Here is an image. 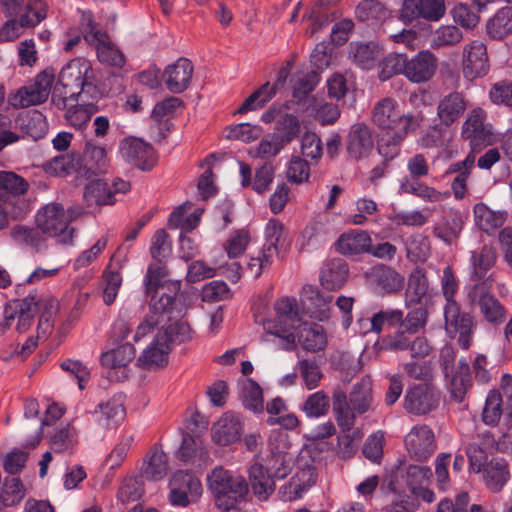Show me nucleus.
I'll return each instance as SVG.
<instances>
[{"mask_svg": "<svg viewBox=\"0 0 512 512\" xmlns=\"http://www.w3.org/2000/svg\"><path fill=\"white\" fill-rule=\"evenodd\" d=\"M370 277L386 293L397 292L404 285V278L394 269L385 265H378L372 268Z\"/></svg>", "mask_w": 512, "mask_h": 512, "instance_id": "ea45409f", "label": "nucleus"}, {"mask_svg": "<svg viewBox=\"0 0 512 512\" xmlns=\"http://www.w3.org/2000/svg\"><path fill=\"white\" fill-rule=\"evenodd\" d=\"M444 14V0H404L401 8V16L407 21L420 17L438 21Z\"/></svg>", "mask_w": 512, "mask_h": 512, "instance_id": "a878e982", "label": "nucleus"}, {"mask_svg": "<svg viewBox=\"0 0 512 512\" xmlns=\"http://www.w3.org/2000/svg\"><path fill=\"white\" fill-rule=\"evenodd\" d=\"M8 102L14 108H27L42 104L45 101L30 84L19 88L15 93H10Z\"/></svg>", "mask_w": 512, "mask_h": 512, "instance_id": "bf43d9fd", "label": "nucleus"}, {"mask_svg": "<svg viewBox=\"0 0 512 512\" xmlns=\"http://www.w3.org/2000/svg\"><path fill=\"white\" fill-rule=\"evenodd\" d=\"M83 21L87 26L84 38L87 42L96 44L99 61L110 66L122 67L125 63L123 53L109 41L106 32L93 22L91 13H84Z\"/></svg>", "mask_w": 512, "mask_h": 512, "instance_id": "ddd939ff", "label": "nucleus"}, {"mask_svg": "<svg viewBox=\"0 0 512 512\" xmlns=\"http://www.w3.org/2000/svg\"><path fill=\"white\" fill-rule=\"evenodd\" d=\"M473 212L476 225L485 232L500 227L504 222L502 214L490 210L483 203H477Z\"/></svg>", "mask_w": 512, "mask_h": 512, "instance_id": "8fccbe9b", "label": "nucleus"}, {"mask_svg": "<svg viewBox=\"0 0 512 512\" xmlns=\"http://www.w3.org/2000/svg\"><path fill=\"white\" fill-rule=\"evenodd\" d=\"M80 165L77 154H65L56 156L45 163V170L56 175H67L74 171L78 173Z\"/></svg>", "mask_w": 512, "mask_h": 512, "instance_id": "4d7b16f0", "label": "nucleus"}, {"mask_svg": "<svg viewBox=\"0 0 512 512\" xmlns=\"http://www.w3.org/2000/svg\"><path fill=\"white\" fill-rule=\"evenodd\" d=\"M81 212L73 209L66 211L60 203L52 202L42 207L36 214V225L48 237H57L63 244H71L74 229L69 222Z\"/></svg>", "mask_w": 512, "mask_h": 512, "instance_id": "0eeeda50", "label": "nucleus"}, {"mask_svg": "<svg viewBox=\"0 0 512 512\" xmlns=\"http://www.w3.org/2000/svg\"><path fill=\"white\" fill-rule=\"evenodd\" d=\"M277 317L274 320L263 321L266 334L276 336L285 341L284 348L291 350L295 347L293 330L301 326V316L295 298L283 297L275 304Z\"/></svg>", "mask_w": 512, "mask_h": 512, "instance_id": "6e6552de", "label": "nucleus"}, {"mask_svg": "<svg viewBox=\"0 0 512 512\" xmlns=\"http://www.w3.org/2000/svg\"><path fill=\"white\" fill-rule=\"evenodd\" d=\"M404 441L410 457L416 461H426L436 450L435 435L428 425L414 426Z\"/></svg>", "mask_w": 512, "mask_h": 512, "instance_id": "6ab92c4d", "label": "nucleus"}, {"mask_svg": "<svg viewBox=\"0 0 512 512\" xmlns=\"http://www.w3.org/2000/svg\"><path fill=\"white\" fill-rule=\"evenodd\" d=\"M467 104L468 101L464 94L458 91L442 96L436 108V114L441 125L448 128L458 122L467 110Z\"/></svg>", "mask_w": 512, "mask_h": 512, "instance_id": "5701e85b", "label": "nucleus"}, {"mask_svg": "<svg viewBox=\"0 0 512 512\" xmlns=\"http://www.w3.org/2000/svg\"><path fill=\"white\" fill-rule=\"evenodd\" d=\"M487 34L501 40L512 33V6L499 9L486 23Z\"/></svg>", "mask_w": 512, "mask_h": 512, "instance_id": "79ce46f5", "label": "nucleus"}, {"mask_svg": "<svg viewBox=\"0 0 512 512\" xmlns=\"http://www.w3.org/2000/svg\"><path fill=\"white\" fill-rule=\"evenodd\" d=\"M42 232L38 227L31 228L17 225L10 231L11 237L19 244L37 247L43 240Z\"/></svg>", "mask_w": 512, "mask_h": 512, "instance_id": "338daca9", "label": "nucleus"}, {"mask_svg": "<svg viewBox=\"0 0 512 512\" xmlns=\"http://www.w3.org/2000/svg\"><path fill=\"white\" fill-rule=\"evenodd\" d=\"M94 421L101 429H110L119 425L125 417L123 397L114 396L104 403H100L92 412Z\"/></svg>", "mask_w": 512, "mask_h": 512, "instance_id": "7c9ffc66", "label": "nucleus"}, {"mask_svg": "<svg viewBox=\"0 0 512 512\" xmlns=\"http://www.w3.org/2000/svg\"><path fill=\"white\" fill-rule=\"evenodd\" d=\"M441 399L439 390L429 382L410 386L404 396V409L413 415L422 416L437 409Z\"/></svg>", "mask_w": 512, "mask_h": 512, "instance_id": "4468645a", "label": "nucleus"}, {"mask_svg": "<svg viewBox=\"0 0 512 512\" xmlns=\"http://www.w3.org/2000/svg\"><path fill=\"white\" fill-rule=\"evenodd\" d=\"M243 433L240 416L234 412L224 413L212 427V438L218 445L226 446L237 441Z\"/></svg>", "mask_w": 512, "mask_h": 512, "instance_id": "c85d7f7f", "label": "nucleus"}, {"mask_svg": "<svg viewBox=\"0 0 512 512\" xmlns=\"http://www.w3.org/2000/svg\"><path fill=\"white\" fill-rule=\"evenodd\" d=\"M472 460L474 462L469 464L470 469L481 475L486 488L493 493L502 491L511 477L508 461L499 456L482 460L480 455H474Z\"/></svg>", "mask_w": 512, "mask_h": 512, "instance_id": "f8f14e48", "label": "nucleus"}, {"mask_svg": "<svg viewBox=\"0 0 512 512\" xmlns=\"http://www.w3.org/2000/svg\"><path fill=\"white\" fill-rule=\"evenodd\" d=\"M498 442L490 432H483L478 435L477 441L470 443L466 447V455L469 464L473 463L472 457L480 455L482 460L488 459L489 454L498 450Z\"/></svg>", "mask_w": 512, "mask_h": 512, "instance_id": "a18cd8bd", "label": "nucleus"}, {"mask_svg": "<svg viewBox=\"0 0 512 512\" xmlns=\"http://www.w3.org/2000/svg\"><path fill=\"white\" fill-rule=\"evenodd\" d=\"M136 350L130 343H125L107 351L101 356L102 365L109 369L107 378L111 381H123L128 378L127 366L135 358Z\"/></svg>", "mask_w": 512, "mask_h": 512, "instance_id": "412c9836", "label": "nucleus"}, {"mask_svg": "<svg viewBox=\"0 0 512 512\" xmlns=\"http://www.w3.org/2000/svg\"><path fill=\"white\" fill-rule=\"evenodd\" d=\"M109 159L106 150L101 146L87 143L83 158L78 167V175L86 179L106 174L109 171Z\"/></svg>", "mask_w": 512, "mask_h": 512, "instance_id": "393cba45", "label": "nucleus"}, {"mask_svg": "<svg viewBox=\"0 0 512 512\" xmlns=\"http://www.w3.org/2000/svg\"><path fill=\"white\" fill-rule=\"evenodd\" d=\"M295 466L294 476L279 490L283 501L291 502L301 499L304 493L316 483L317 473L314 459H312L308 450L298 453Z\"/></svg>", "mask_w": 512, "mask_h": 512, "instance_id": "9d476101", "label": "nucleus"}, {"mask_svg": "<svg viewBox=\"0 0 512 512\" xmlns=\"http://www.w3.org/2000/svg\"><path fill=\"white\" fill-rule=\"evenodd\" d=\"M373 402L372 383L369 378H362L357 382L349 398L342 389H335L332 393V406L338 426L344 431L352 429L356 416L368 412Z\"/></svg>", "mask_w": 512, "mask_h": 512, "instance_id": "20e7f679", "label": "nucleus"}, {"mask_svg": "<svg viewBox=\"0 0 512 512\" xmlns=\"http://www.w3.org/2000/svg\"><path fill=\"white\" fill-rule=\"evenodd\" d=\"M370 245V235L362 230H351L343 233L335 243L336 250L345 256L359 255L367 252Z\"/></svg>", "mask_w": 512, "mask_h": 512, "instance_id": "473e14b6", "label": "nucleus"}, {"mask_svg": "<svg viewBox=\"0 0 512 512\" xmlns=\"http://www.w3.org/2000/svg\"><path fill=\"white\" fill-rule=\"evenodd\" d=\"M497 255L492 246L483 245L471 252L470 257V283L482 284L491 280V283H497V276L494 272H489L496 263Z\"/></svg>", "mask_w": 512, "mask_h": 512, "instance_id": "aec40b11", "label": "nucleus"}, {"mask_svg": "<svg viewBox=\"0 0 512 512\" xmlns=\"http://www.w3.org/2000/svg\"><path fill=\"white\" fill-rule=\"evenodd\" d=\"M254 366L250 361L241 363L242 377L238 379V394L243 406L256 412V382L248 375L252 374Z\"/></svg>", "mask_w": 512, "mask_h": 512, "instance_id": "58836bf2", "label": "nucleus"}, {"mask_svg": "<svg viewBox=\"0 0 512 512\" xmlns=\"http://www.w3.org/2000/svg\"><path fill=\"white\" fill-rule=\"evenodd\" d=\"M167 471V455L157 447H154L144 461L143 476L149 480H160L166 476Z\"/></svg>", "mask_w": 512, "mask_h": 512, "instance_id": "37998d69", "label": "nucleus"}, {"mask_svg": "<svg viewBox=\"0 0 512 512\" xmlns=\"http://www.w3.org/2000/svg\"><path fill=\"white\" fill-rule=\"evenodd\" d=\"M163 338H165V335H155L153 341L137 359V362L141 367L152 369L167 364L168 355L172 348L167 344V342L162 340Z\"/></svg>", "mask_w": 512, "mask_h": 512, "instance_id": "f704fd0d", "label": "nucleus"}, {"mask_svg": "<svg viewBox=\"0 0 512 512\" xmlns=\"http://www.w3.org/2000/svg\"><path fill=\"white\" fill-rule=\"evenodd\" d=\"M95 88V76L90 62L76 58L66 64L59 73L52 91V103L58 109L74 107L78 97Z\"/></svg>", "mask_w": 512, "mask_h": 512, "instance_id": "7ed1b4c3", "label": "nucleus"}, {"mask_svg": "<svg viewBox=\"0 0 512 512\" xmlns=\"http://www.w3.org/2000/svg\"><path fill=\"white\" fill-rule=\"evenodd\" d=\"M169 499L172 505L187 506L202 494V485L197 477L187 471L175 472L169 482Z\"/></svg>", "mask_w": 512, "mask_h": 512, "instance_id": "f3484780", "label": "nucleus"}, {"mask_svg": "<svg viewBox=\"0 0 512 512\" xmlns=\"http://www.w3.org/2000/svg\"><path fill=\"white\" fill-rule=\"evenodd\" d=\"M429 283L425 272L421 268H415L409 275L405 293L407 307L422 304L428 298Z\"/></svg>", "mask_w": 512, "mask_h": 512, "instance_id": "e433bc0d", "label": "nucleus"}, {"mask_svg": "<svg viewBox=\"0 0 512 512\" xmlns=\"http://www.w3.org/2000/svg\"><path fill=\"white\" fill-rule=\"evenodd\" d=\"M469 372V364L465 360H460L458 362L457 372L451 382L452 397L458 402L463 400L464 395L472 385Z\"/></svg>", "mask_w": 512, "mask_h": 512, "instance_id": "3c124183", "label": "nucleus"}, {"mask_svg": "<svg viewBox=\"0 0 512 512\" xmlns=\"http://www.w3.org/2000/svg\"><path fill=\"white\" fill-rule=\"evenodd\" d=\"M390 12L379 0H363L356 8V16L360 21H384Z\"/></svg>", "mask_w": 512, "mask_h": 512, "instance_id": "864d4df0", "label": "nucleus"}, {"mask_svg": "<svg viewBox=\"0 0 512 512\" xmlns=\"http://www.w3.org/2000/svg\"><path fill=\"white\" fill-rule=\"evenodd\" d=\"M463 219L459 213L445 216L435 227V235L445 241L452 243L460 234L463 228Z\"/></svg>", "mask_w": 512, "mask_h": 512, "instance_id": "49530a36", "label": "nucleus"}, {"mask_svg": "<svg viewBox=\"0 0 512 512\" xmlns=\"http://www.w3.org/2000/svg\"><path fill=\"white\" fill-rule=\"evenodd\" d=\"M436 68L437 59L434 54L422 50L407 60L406 78L414 83L426 82L435 74Z\"/></svg>", "mask_w": 512, "mask_h": 512, "instance_id": "c756f323", "label": "nucleus"}, {"mask_svg": "<svg viewBox=\"0 0 512 512\" xmlns=\"http://www.w3.org/2000/svg\"><path fill=\"white\" fill-rule=\"evenodd\" d=\"M26 495V489L19 478L6 477L0 488V502L2 506H16Z\"/></svg>", "mask_w": 512, "mask_h": 512, "instance_id": "c03bdc74", "label": "nucleus"}, {"mask_svg": "<svg viewBox=\"0 0 512 512\" xmlns=\"http://www.w3.org/2000/svg\"><path fill=\"white\" fill-rule=\"evenodd\" d=\"M90 180L85 186L83 193L87 206H103L115 203L116 200L113 199L112 189L106 181L101 178L95 180L92 178Z\"/></svg>", "mask_w": 512, "mask_h": 512, "instance_id": "4c0bfd02", "label": "nucleus"}, {"mask_svg": "<svg viewBox=\"0 0 512 512\" xmlns=\"http://www.w3.org/2000/svg\"><path fill=\"white\" fill-rule=\"evenodd\" d=\"M484 113L481 109H473L462 126L463 138L469 140L473 149L491 143V130L484 124Z\"/></svg>", "mask_w": 512, "mask_h": 512, "instance_id": "cd10ccee", "label": "nucleus"}, {"mask_svg": "<svg viewBox=\"0 0 512 512\" xmlns=\"http://www.w3.org/2000/svg\"><path fill=\"white\" fill-rule=\"evenodd\" d=\"M271 456L258 466V500H266L275 490V480L285 478L292 470L296 451H291L287 433L276 430L269 437Z\"/></svg>", "mask_w": 512, "mask_h": 512, "instance_id": "f03ea898", "label": "nucleus"}, {"mask_svg": "<svg viewBox=\"0 0 512 512\" xmlns=\"http://www.w3.org/2000/svg\"><path fill=\"white\" fill-rule=\"evenodd\" d=\"M143 492L142 482L137 478L129 477L122 482L117 497L122 503H128L140 499Z\"/></svg>", "mask_w": 512, "mask_h": 512, "instance_id": "774afa93", "label": "nucleus"}, {"mask_svg": "<svg viewBox=\"0 0 512 512\" xmlns=\"http://www.w3.org/2000/svg\"><path fill=\"white\" fill-rule=\"evenodd\" d=\"M372 122L384 134L377 143L378 153L386 161L394 159L400 153V147L408 133L418 129L424 119L421 112L402 113L396 99L385 97L379 100L371 112Z\"/></svg>", "mask_w": 512, "mask_h": 512, "instance_id": "f257e3e1", "label": "nucleus"}, {"mask_svg": "<svg viewBox=\"0 0 512 512\" xmlns=\"http://www.w3.org/2000/svg\"><path fill=\"white\" fill-rule=\"evenodd\" d=\"M150 295H152V298L149 305V313L155 315V317H159L161 323L166 319L168 320V314L171 312L174 303V295L164 292L161 293L160 290H158L157 294L156 292H152Z\"/></svg>", "mask_w": 512, "mask_h": 512, "instance_id": "e2e57ef3", "label": "nucleus"}, {"mask_svg": "<svg viewBox=\"0 0 512 512\" xmlns=\"http://www.w3.org/2000/svg\"><path fill=\"white\" fill-rule=\"evenodd\" d=\"M28 182L11 171H0V201L10 206L15 218H22L30 211V203L23 198L28 190Z\"/></svg>", "mask_w": 512, "mask_h": 512, "instance_id": "9b49d317", "label": "nucleus"}, {"mask_svg": "<svg viewBox=\"0 0 512 512\" xmlns=\"http://www.w3.org/2000/svg\"><path fill=\"white\" fill-rule=\"evenodd\" d=\"M168 275V269L166 262L153 261L147 269L145 275V288L146 293L151 294L152 292L158 293V290L164 287L165 279Z\"/></svg>", "mask_w": 512, "mask_h": 512, "instance_id": "6e6d98bb", "label": "nucleus"}, {"mask_svg": "<svg viewBox=\"0 0 512 512\" xmlns=\"http://www.w3.org/2000/svg\"><path fill=\"white\" fill-rule=\"evenodd\" d=\"M297 370L308 390L316 389L319 386L323 373L315 360L300 359L297 363Z\"/></svg>", "mask_w": 512, "mask_h": 512, "instance_id": "5fc2aeb1", "label": "nucleus"}, {"mask_svg": "<svg viewBox=\"0 0 512 512\" xmlns=\"http://www.w3.org/2000/svg\"><path fill=\"white\" fill-rule=\"evenodd\" d=\"M70 425L61 424L56 428L54 433L50 438V445L52 450L55 452H72L75 445L76 440L73 438L72 434L69 430Z\"/></svg>", "mask_w": 512, "mask_h": 512, "instance_id": "0e129e2a", "label": "nucleus"}, {"mask_svg": "<svg viewBox=\"0 0 512 512\" xmlns=\"http://www.w3.org/2000/svg\"><path fill=\"white\" fill-rule=\"evenodd\" d=\"M463 39L461 30L454 25H443L434 31L431 46L435 49L453 46Z\"/></svg>", "mask_w": 512, "mask_h": 512, "instance_id": "13d9d810", "label": "nucleus"}, {"mask_svg": "<svg viewBox=\"0 0 512 512\" xmlns=\"http://www.w3.org/2000/svg\"><path fill=\"white\" fill-rule=\"evenodd\" d=\"M39 307H43L45 312L39 318L38 329L46 332L52 327L50 318L55 311V302L53 300L36 301L35 296L29 295L5 305L3 311L4 320L0 323V335L4 334L15 320H17V332H26L32 325Z\"/></svg>", "mask_w": 512, "mask_h": 512, "instance_id": "39448f33", "label": "nucleus"}, {"mask_svg": "<svg viewBox=\"0 0 512 512\" xmlns=\"http://www.w3.org/2000/svg\"><path fill=\"white\" fill-rule=\"evenodd\" d=\"M149 251L153 261H168L172 254V241L164 229H158L153 234Z\"/></svg>", "mask_w": 512, "mask_h": 512, "instance_id": "09e8293b", "label": "nucleus"}, {"mask_svg": "<svg viewBox=\"0 0 512 512\" xmlns=\"http://www.w3.org/2000/svg\"><path fill=\"white\" fill-rule=\"evenodd\" d=\"M15 126L23 138L29 137L35 141L43 138L48 130L46 118L38 111L19 114L15 120Z\"/></svg>", "mask_w": 512, "mask_h": 512, "instance_id": "72a5a7b5", "label": "nucleus"}, {"mask_svg": "<svg viewBox=\"0 0 512 512\" xmlns=\"http://www.w3.org/2000/svg\"><path fill=\"white\" fill-rule=\"evenodd\" d=\"M47 6L42 0H31L25 7L19 19H10L0 28V41H14L22 34L25 27H34L46 18Z\"/></svg>", "mask_w": 512, "mask_h": 512, "instance_id": "2eb2a0df", "label": "nucleus"}, {"mask_svg": "<svg viewBox=\"0 0 512 512\" xmlns=\"http://www.w3.org/2000/svg\"><path fill=\"white\" fill-rule=\"evenodd\" d=\"M348 273V265L343 259H331L324 265L321 271V284L328 290L340 289L346 283Z\"/></svg>", "mask_w": 512, "mask_h": 512, "instance_id": "c9c22d12", "label": "nucleus"}, {"mask_svg": "<svg viewBox=\"0 0 512 512\" xmlns=\"http://www.w3.org/2000/svg\"><path fill=\"white\" fill-rule=\"evenodd\" d=\"M444 317L447 332L458 335L460 347L467 350L471 345L476 329L474 317L469 313H462L458 303L445 305Z\"/></svg>", "mask_w": 512, "mask_h": 512, "instance_id": "dca6fc26", "label": "nucleus"}, {"mask_svg": "<svg viewBox=\"0 0 512 512\" xmlns=\"http://www.w3.org/2000/svg\"><path fill=\"white\" fill-rule=\"evenodd\" d=\"M193 72L192 62L184 57L179 58L164 70L163 80L166 88L174 94L184 92L190 86Z\"/></svg>", "mask_w": 512, "mask_h": 512, "instance_id": "bb28decb", "label": "nucleus"}, {"mask_svg": "<svg viewBox=\"0 0 512 512\" xmlns=\"http://www.w3.org/2000/svg\"><path fill=\"white\" fill-rule=\"evenodd\" d=\"M498 283L491 280L482 284H467L465 286V299L472 308H478L484 319L492 325H500L506 318V309L493 294V288Z\"/></svg>", "mask_w": 512, "mask_h": 512, "instance_id": "1a4fd4ad", "label": "nucleus"}, {"mask_svg": "<svg viewBox=\"0 0 512 512\" xmlns=\"http://www.w3.org/2000/svg\"><path fill=\"white\" fill-rule=\"evenodd\" d=\"M300 301L304 313L318 321H326L330 317L331 296L322 295L319 290L310 284L303 286Z\"/></svg>", "mask_w": 512, "mask_h": 512, "instance_id": "b1692460", "label": "nucleus"}, {"mask_svg": "<svg viewBox=\"0 0 512 512\" xmlns=\"http://www.w3.org/2000/svg\"><path fill=\"white\" fill-rule=\"evenodd\" d=\"M303 411L308 417H321L329 410V398L324 391H317L309 395L303 403Z\"/></svg>", "mask_w": 512, "mask_h": 512, "instance_id": "052dcab7", "label": "nucleus"}, {"mask_svg": "<svg viewBox=\"0 0 512 512\" xmlns=\"http://www.w3.org/2000/svg\"><path fill=\"white\" fill-rule=\"evenodd\" d=\"M502 415V397L498 391H490L486 397L482 412L483 422L487 425H496Z\"/></svg>", "mask_w": 512, "mask_h": 512, "instance_id": "680f3d73", "label": "nucleus"}, {"mask_svg": "<svg viewBox=\"0 0 512 512\" xmlns=\"http://www.w3.org/2000/svg\"><path fill=\"white\" fill-rule=\"evenodd\" d=\"M319 82V75L315 71L298 76L293 85V98L298 102L304 100Z\"/></svg>", "mask_w": 512, "mask_h": 512, "instance_id": "69168bd1", "label": "nucleus"}, {"mask_svg": "<svg viewBox=\"0 0 512 512\" xmlns=\"http://www.w3.org/2000/svg\"><path fill=\"white\" fill-rule=\"evenodd\" d=\"M207 486L219 509L229 511L248 499L249 484L245 477L222 466L207 475Z\"/></svg>", "mask_w": 512, "mask_h": 512, "instance_id": "423d86ee", "label": "nucleus"}, {"mask_svg": "<svg viewBox=\"0 0 512 512\" xmlns=\"http://www.w3.org/2000/svg\"><path fill=\"white\" fill-rule=\"evenodd\" d=\"M374 142L370 128L365 123L351 126L347 138V151L355 159H361L373 149Z\"/></svg>", "mask_w": 512, "mask_h": 512, "instance_id": "2f4dec72", "label": "nucleus"}, {"mask_svg": "<svg viewBox=\"0 0 512 512\" xmlns=\"http://www.w3.org/2000/svg\"><path fill=\"white\" fill-rule=\"evenodd\" d=\"M377 55V46L374 43H350L349 58L363 69H369Z\"/></svg>", "mask_w": 512, "mask_h": 512, "instance_id": "de8ad7c7", "label": "nucleus"}, {"mask_svg": "<svg viewBox=\"0 0 512 512\" xmlns=\"http://www.w3.org/2000/svg\"><path fill=\"white\" fill-rule=\"evenodd\" d=\"M300 327L298 341L305 350L316 352L325 348L327 337L322 326L304 323Z\"/></svg>", "mask_w": 512, "mask_h": 512, "instance_id": "a19ab883", "label": "nucleus"}, {"mask_svg": "<svg viewBox=\"0 0 512 512\" xmlns=\"http://www.w3.org/2000/svg\"><path fill=\"white\" fill-rule=\"evenodd\" d=\"M123 158L141 170H151L156 164V155L153 147L140 138L129 137L120 144Z\"/></svg>", "mask_w": 512, "mask_h": 512, "instance_id": "4be33fe9", "label": "nucleus"}, {"mask_svg": "<svg viewBox=\"0 0 512 512\" xmlns=\"http://www.w3.org/2000/svg\"><path fill=\"white\" fill-rule=\"evenodd\" d=\"M490 69L486 45L480 40L466 44L462 52V72L466 79L484 77Z\"/></svg>", "mask_w": 512, "mask_h": 512, "instance_id": "a211bd4d", "label": "nucleus"}, {"mask_svg": "<svg viewBox=\"0 0 512 512\" xmlns=\"http://www.w3.org/2000/svg\"><path fill=\"white\" fill-rule=\"evenodd\" d=\"M158 336L165 335L162 340L172 348L174 344H181L192 339L190 325L183 320L176 321L157 333Z\"/></svg>", "mask_w": 512, "mask_h": 512, "instance_id": "603ef678", "label": "nucleus"}]
</instances>
